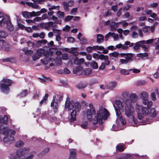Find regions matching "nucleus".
<instances>
[{
	"mask_svg": "<svg viewBox=\"0 0 159 159\" xmlns=\"http://www.w3.org/2000/svg\"><path fill=\"white\" fill-rule=\"evenodd\" d=\"M157 40L156 39H151L148 40H142L143 42V44H150V43H152L153 42H154L155 43H156V41Z\"/></svg>",
	"mask_w": 159,
	"mask_h": 159,
	"instance_id": "nucleus-29",
	"label": "nucleus"
},
{
	"mask_svg": "<svg viewBox=\"0 0 159 159\" xmlns=\"http://www.w3.org/2000/svg\"><path fill=\"white\" fill-rule=\"evenodd\" d=\"M132 156L131 154H126L123 157H118L116 159H132Z\"/></svg>",
	"mask_w": 159,
	"mask_h": 159,
	"instance_id": "nucleus-26",
	"label": "nucleus"
},
{
	"mask_svg": "<svg viewBox=\"0 0 159 159\" xmlns=\"http://www.w3.org/2000/svg\"><path fill=\"white\" fill-rule=\"evenodd\" d=\"M114 108L116 112V115L117 117V118L120 120L122 124L123 125H125L126 124V121L123 118V116L121 114L120 110L117 109L115 107V106L114 105Z\"/></svg>",
	"mask_w": 159,
	"mask_h": 159,
	"instance_id": "nucleus-9",
	"label": "nucleus"
},
{
	"mask_svg": "<svg viewBox=\"0 0 159 159\" xmlns=\"http://www.w3.org/2000/svg\"><path fill=\"white\" fill-rule=\"evenodd\" d=\"M117 85V83L115 81L111 82L109 84V85L110 87L112 88H115Z\"/></svg>",
	"mask_w": 159,
	"mask_h": 159,
	"instance_id": "nucleus-53",
	"label": "nucleus"
},
{
	"mask_svg": "<svg viewBox=\"0 0 159 159\" xmlns=\"http://www.w3.org/2000/svg\"><path fill=\"white\" fill-rule=\"evenodd\" d=\"M30 149L29 148H24L17 150L16 153H17L18 155H20L21 156L23 157V156L25 154L28 153Z\"/></svg>",
	"mask_w": 159,
	"mask_h": 159,
	"instance_id": "nucleus-11",
	"label": "nucleus"
},
{
	"mask_svg": "<svg viewBox=\"0 0 159 159\" xmlns=\"http://www.w3.org/2000/svg\"><path fill=\"white\" fill-rule=\"evenodd\" d=\"M88 122L87 121H85L84 123L81 124V126L83 128L86 129L88 127Z\"/></svg>",
	"mask_w": 159,
	"mask_h": 159,
	"instance_id": "nucleus-61",
	"label": "nucleus"
},
{
	"mask_svg": "<svg viewBox=\"0 0 159 159\" xmlns=\"http://www.w3.org/2000/svg\"><path fill=\"white\" fill-rule=\"evenodd\" d=\"M27 45L31 47H33L35 45L34 43L32 41H29L27 42Z\"/></svg>",
	"mask_w": 159,
	"mask_h": 159,
	"instance_id": "nucleus-50",
	"label": "nucleus"
},
{
	"mask_svg": "<svg viewBox=\"0 0 159 159\" xmlns=\"http://www.w3.org/2000/svg\"><path fill=\"white\" fill-rule=\"evenodd\" d=\"M137 56L138 57H141L143 59H147L148 58V54L147 52H145L144 53H140L138 54L137 55Z\"/></svg>",
	"mask_w": 159,
	"mask_h": 159,
	"instance_id": "nucleus-20",
	"label": "nucleus"
},
{
	"mask_svg": "<svg viewBox=\"0 0 159 159\" xmlns=\"http://www.w3.org/2000/svg\"><path fill=\"white\" fill-rule=\"evenodd\" d=\"M57 102L56 101L54 100H52L51 104V106L52 107V109L54 112H57L58 107V105Z\"/></svg>",
	"mask_w": 159,
	"mask_h": 159,
	"instance_id": "nucleus-15",
	"label": "nucleus"
},
{
	"mask_svg": "<svg viewBox=\"0 0 159 159\" xmlns=\"http://www.w3.org/2000/svg\"><path fill=\"white\" fill-rule=\"evenodd\" d=\"M86 85L80 83L78 84L77 85V88L79 89H84L86 87Z\"/></svg>",
	"mask_w": 159,
	"mask_h": 159,
	"instance_id": "nucleus-55",
	"label": "nucleus"
},
{
	"mask_svg": "<svg viewBox=\"0 0 159 159\" xmlns=\"http://www.w3.org/2000/svg\"><path fill=\"white\" fill-rule=\"evenodd\" d=\"M75 41V39L72 37H70L68 38L67 41L70 43H73Z\"/></svg>",
	"mask_w": 159,
	"mask_h": 159,
	"instance_id": "nucleus-63",
	"label": "nucleus"
},
{
	"mask_svg": "<svg viewBox=\"0 0 159 159\" xmlns=\"http://www.w3.org/2000/svg\"><path fill=\"white\" fill-rule=\"evenodd\" d=\"M151 26H147L143 28V30L144 33H149L150 31L151 32Z\"/></svg>",
	"mask_w": 159,
	"mask_h": 159,
	"instance_id": "nucleus-39",
	"label": "nucleus"
},
{
	"mask_svg": "<svg viewBox=\"0 0 159 159\" xmlns=\"http://www.w3.org/2000/svg\"><path fill=\"white\" fill-rule=\"evenodd\" d=\"M57 16L59 18L63 19L64 17V14L63 12L58 11L57 12Z\"/></svg>",
	"mask_w": 159,
	"mask_h": 159,
	"instance_id": "nucleus-33",
	"label": "nucleus"
},
{
	"mask_svg": "<svg viewBox=\"0 0 159 159\" xmlns=\"http://www.w3.org/2000/svg\"><path fill=\"white\" fill-rule=\"evenodd\" d=\"M11 159H23V157L21 156L20 155H18L17 153H16V155H11L10 157Z\"/></svg>",
	"mask_w": 159,
	"mask_h": 159,
	"instance_id": "nucleus-32",
	"label": "nucleus"
},
{
	"mask_svg": "<svg viewBox=\"0 0 159 159\" xmlns=\"http://www.w3.org/2000/svg\"><path fill=\"white\" fill-rule=\"evenodd\" d=\"M129 70H127L121 68L119 70V72L120 73L124 75H129Z\"/></svg>",
	"mask_w": 159,
	"mask_h": 159,
	"instance_id": "nucleus-40",
	"label": "nucleus"
},
{
	"mask_svg": "<svg viewBox=\"0 0 159 159\" xmlns=\"http://www.w3.org/2000/svg\"><path fill=\"white\" fill-rule=\"evenodd\" d=\"M14 61V59L12 58H7L3 60V62L8 61L11 63L12 62Z\"/></svg>",
	"mask_w": 159,
	"mask_h": 159,
	"instance_id": "nucleus-51",
	"label": "nucleus"
},
{
	"mask_svg": "<svg viewBox=\"0 0 159 159\" xmlns=\"http://www.w3.org/2000/svg\"><path fill=\"white\" fill-rule=\"evenodd\" d=\"M107 58H108V56L107 55H104L102 54H101L99 55V58L101 60H105Z\"/></svg>",
	"mask_w": 159,
	"mask_h": 159,
	"instance_id": "nucleus-52",
	"label": "nucleus"
},
{
	"mask_svg": "<svg viewBox=\"0 0 159 159\" xmlns=\"http://www.w3.org/2000/svg\"><path fill=\"white\" fill-rule=\"evenodd\" d=\"M91 66L94 69H97L98 68V66L97 62L92 61L90 62Z\"/></svg>",
	"mask_w": 159,
	"mask_h": 159,
	"instance_id": "nucleus-38",
	"label": "nucleus"
},
{
	"mask_svg": "<svg viewBox=\"0 0 159 159\" xmlns=\"http://www.w3.org/2000/svg\"><path fill=\"white\" fill-rule=\"evenodd\" d=\"M110 56L113 57H117L119 56V53L116 52H114L109 54Z\"/></svg>",
	"mask_w": 159,
	"mask_h": 159,
	"instance_id": "nucleus-41",
	"label": "nucleus"
},
{
	"mask_svg": "<svg viewBox=\"0 0 159 159\" xmlns=\"http://www.w3.org/2000/svg\"><path fill=\"white\" fill-rule=\"evenodd\" d=\"M40 25L42 26L43 28L48 30H49L51 28H53L55 27L53 22L50 21L47 23H42Z\"/></svg>",
	"mask_w": 159,
	"mask_h": 159,
	"instance_id": "nucleus-10",
	"label": "nucleus"
},
{
	"mask_svg": "<svg viewBox=\"0 0 159 159\" xmlns=\"http://www.w3.org/2000/svg\"><path fill=\"white\" fill-rule=\"evenodd\" d=\"M84 73L86 75H89L92 72V69L90 68H85L84 70Z\"/></svg>",
	"mask_w": 159,
	"mask_h": 159,
	"instance_id": "nucleus-44",
	"label": "nucleus"
},
{
	"mask_svg": "<svg viewBox=\"0 0 159 159\" xmlns=\"http://www.w3.org/2000/svg\"><path fill=\"white\" fill-rule=\"evenodd\" d=\"M48 96V94L46 93L45 94V96L40 101V105H41L43 103H46V100L47 99Z\"/></svg>",
	"mask_w": 159,
	"mask_h": 159,
	"instance_id": "nucleus-34",
	"label": "nucleus"
},
{
	"mask_svg": "<svg viewBox=\"0 0 159 159\" xmlns=\"http://www.w3.org/2000/svg\"><path fill=\"white\" fill-rule=\"evenodd\" d=\"M133 57H131L130 56L126 57L125 59H120V62L122 64H127L129 62L131 61Z\"/></svg>",
	"mask_w": 159,
	"mask_h": 159,
	"instance_id": "nucleus-14",
	"label": "nucleus"
},
{
	"mask_svg": "<svg viewBox=\"0 0 159 159\" xmlns=\"http://www.w3.org/2000/svg\"><path fill=\"white\" fill-rule=\"evenodd\" d=\"M125 46H127L129 45L128 47H132L134 46V43H131L129 41H126L125 42Z\"/></svg>",
	"mask_w": 159,
	"mask_h": 159,
	"instance_id": "nucleus-58",
	"label": "nucleus"
},
{
	"mask_svg": "<svg viewBox=\"0 0 159 159\" xmlns=\"http://www.w3.org/2000/svg\"><path fill=\"white\" fill-rule=\"evenodd\" d=\"M41 56L36 52V53H34L33 56V58L34 60H36L39 59Z\"/></svg>",
	"mask_w": 159,
	"mask_h": 159,
	"instance_id": "nucleus-46",
	"label": "nucleus"
},
{
	"mask_svg": "<svg viewBox=\"0 0 159 159\" xmlns=\"http://www.w3.org/2000/svg\"><path fill=\"white\" fill-rule=\"evenodd\" d=\"M150 123L148 121L146 120H142V121L140 123H139V124L137 125V126H138L139 125H145L147 124H148Z\"/></svg>",
	"mask_w": 159,
	"mask_h": 159,
	"instance_id": "nucleus-47",
	"label": "nucleus"
},
{
	"mask_svg": "<svg viewBox=\"0 0 159 159\" xmlns=\"http://www.w3.org/2000/svg\"><path fill=\"white\" fill-rule=\"evenodd\" d=\"M84 59L83 58L79 59L78 57H75L74 60V64L77 65H80L84 62Z\"/></svg>",
	"mask_w": 159,
	"mask_h": 159,
	"instance_id": "nucleus-17",
	"label": "nucleus"
},
{
	"mask_svg": "<svg viewBox=\"0 0 159 159\" xmlns=\"http://www.w3.org/2000/svg\"><path fill=\"white\" fill-rule=\"evenodd\" d=\"M93 50H100L103 51L102 52L97 51L98 53H102L103 54H107L108 53V50L107 49H105L103 46H94L93 47Z\"/></svg>",
	"mask_w": 159,
	"mask_h": 159,
	"instance_id": "nucleus-12",
	"label": "nucleus"
},
{
	"mask_svg": "<svg viewBox=\"0 0 159 159\" xmlns=\"http://www.w3.org/2000/svg\"><path fill=\"white\" fill-rule=\"evenodd\" d=\"M24 144V143L21 140H19L17 141L15 143L16 147L19 148L22 147Z\"/></svg>",
	"mask_w": 159,
	"mask_h": 159,
	"instance_id": "nucleus-36",
	"label": "nucleus"
},
{
	"mask_svg": "<svg viewBox=\"0 0 159 159\" xmlns=\"http://www.w3.org/2000/svg\"><path fill=\"white\" fill-rule=\"evenodd\" d=\"M30 12H23L22 13V15L25 18H28L30 16Z\"/></svg>",
	"mask_w": 159,
	"mask_h": 159,
	"instance_id": "nucleus-54",
	"label": "nucleus"
},
{
	"mask_svg": "<svg viewBox=\"0 0 159 159\" xmlns=\"http://www.w3.org/2000/svg\"><path fill=\"white\" fill-rule=\"evenodd\" d=\"M97 43L100 44L103 42L104 40V37L101 34H98L97 37Z\"/></svg>",
	"mask_w": 159,
	"mask_h": 159,
	"instance_id": "nucleus-25",
	"label": "nucleus"
},
{
	"mask_svg": "<svg viewBox=\"0 0 159 159\" xmlns=\"http://www.w3.org/2000/svg\"><path fill=\"white\" fill-rule=\"evenodd\" d=\"M140 96L143 100V104L147 105V107L136 104V109L137 111L138 119L141 120L146 115H149L152 118L155 117L157 116V112L153 108L150 109L152 102V101L148 100V95L147 93L145 92H143L141 93Z\"/></svg>",
	"mask_w": 159,
	"mask_h": 159,
	"instance_id": "nucleus-2",
	"label": "nucleus"
},
{
	"mask_svg": "<svg viewBox=\"0 0 159 159\" xmlns=\"http://www.w3.org/2000/svg\"><path fill=\"white\" fill-rule=\"evenodd\" d=\"M5 24L7 25V29L10 31L13 30V26L11 23L9 17L7 16H5L2 20L0 21V27L3 26Z\"/></svg>",
	"mask_w": 159,
	"mask_h": 159,
	"instance_id": "nucleus-5",
	"label": "nucleus"
},
{
	"mask_svg": "<svg viewBox=\"0 0 159 159\" xmlns=\"http://www.w3.org/2000/svg\"><path fill=\"white\" fill-rule=\"evenodd\" d=\"M148 82L143 80H140L138 81L136 83V85L138 86H143L147 84Z\"/></svg>",
	"mask_w": 159,
	"mask_h": 159,
	"instance_id": "nucleus-24",
	"label": "nucleus"
},
{
	"mask_svg": "<svg viewBox=\"0 0 159 159\" xmlns=\"http://www.w3.org/2000/svg\"><path fill=\"white\" fill-rule=\"evenodd\" d=\"M129 98L131 101L132 102H135L137 99V96L135 93H132L130 94Z\"/></svg>",
	"mask_w": 159,
	"mask_h": 159,
	"instance_id": "nucleus-28",
	"label": "nucleus"
},
{
	"mask_svg": "<svg viewBox=\"0 0 159 159\" xmlns=\"http://www.w3.org/2000/svg\"><path fill=\"white\" fill-rule=\"evenodd\" d=\"M49 151V148H45L41 152L42 155H44L47 153Z\"/></svg>",
	"mask_w": 159,
	"mask_h": 159,
	"instance_id": "nucleus-60",
	"label": "nucleus"
},
{
	"mask_svg": "<svg viewBox=\"0 0 159 159\" xmlns=\"http://www.w3.org/2000/svg\"><path fill=\"white\" fill-rule=\"evenodd\" d=\"M2 49L5 51L7 52L10 51L11 49V46L5 41L4 43V45Z\"/></svg>",
	"mask_w": 159,
	"mask_h": 159,
	"instance_id": "nucleus-22",
	"label": "nucleus"
},
{
	"mask_svg": "<svg viewBox=\"0 0 159 159\" xmlns=\"http://www.w3.org/2000/svg\"><path fill=\"white\" fill-rule=\"evenodd\" d=\"M34 156V153L30 154L29 155L23 159H32Z\"/></svg>",
	"mask_w": 159,
	"mask_h": 159,
	"instance_id": "nucleus-64",
	"label": "nucleus"
},
{
	"mask_svg": "<svg viewBox=\"0 0 159 159\" xmlns=\"http://www.w3.org/2000/svg\"><path fill=\"white\" fill-rule=\"evenodd\" d=\"M52 31L53 33L56 34V35H60L61 34V30H60L55 29L54 28H53Z\"/></svg>",
	"mask_w": 159,
	"mask_h": 159,
	"instance_id": "nucleus-48",
	"label": "nucleus"
},
{
	"mask_svg": "<svg viewBox=\"0 0 159 159\" xmlns=\"http://www.w3.org/2000/svg\"><path fill=\"white\" fill-rule=\"evenodd\" d=\"M78 112L76 109H74L73 110L71 113V118H70V121L71 122L74 121L76 120V113Z\"/></svg>",
	"mask_w": 159,
	"mask_h": 159,
	"instance_id": "nucleus-16",
	"label": "nucleus"
},
{
	"mask_svg": "<svg viewBox=\"0 0 159 159\" xmlns=\"http://www.w3.org/2000/svg\"><path fill=\"white\" fill-rule=\"evenodd\" d=\"M7 36L8 34L7 32L4 31L0 30V37L5 38Z\"/></svg>",
	"mask_w": 159,
	"mask_h": 159,
	"instance_id": "nucleus-35",
	"label": "nucleus"
},
{
	"mask_svg": "<svg viewBox=\"0 0 159 159\" xmlns=\"http://www.w3.org/2000/svg\"><path fill=\"white\" fill-rule=\"evenodd\" d=\"M81 105L79 102H74L73 101H70L68 100V99L65 103V107L69 110L75 109L77 112H79L81 110Z\"/></svg>",
	"mask_w": 159,
	"mask_h": 159,
	"instance_id": "nucleus-4",
	"label": "nucleus"
},
{
	"mask_svg": "<svg viewBox=\"0 0 159 159\" xmlns=\"http://www.w3.org/2000/svg\"><path fill=\"white\" fill-rule=\"evenodd\" d=\"M111 36L113 38L115 41L117 40L119 38L118 35V34H115L114 33H112Z\"/></svg>",
	"mask_w": 159,
	"mask_h": 159,
	"instance_id": "nucleus-56",
	"label": "nucleus"
},
{
	"mask_svg": "<svg viewBox=\"0 0 159 159\" xmlns=\"http://www.w3.org/2000/svg\"><path fill=\"white\" fill-rule=\"evenodd\" d=\"M10 133L11 134L14 135L15 134L16 132L14 130L9 129L3 125H0V133H2L3 135H5L9 134Z\"/></svg>",
	"mask_w": 159,
	"mask_h": 159,
	"instance_id": "nucleus-7",
	"label": "nucleus"
},
{
	"mask_svg": "<svg viewBox=\"0 0 159 159\" xmlns=\"http://www.w3.org/2000/svg\"><path fill=\"white\" fill-rule=\"evenodd\" d=\"M27 94L26 90H23L18 94V96L20 97H22L25 96Z\"/></svg>",
	"mask_w": 159,
	"mask_h": 159,
	"instance_id": "nucleus-42",
	"label": "nucleus"
},
{
	"mask_svg": "<svg viewBox=\"0 0 159 159\" xmlns=\"http://www.w3.org/2000/svg\"><path fill=\"white\" fill-rule=\"evenodd\" d=\"M78 48H72L68 51L69 53H73V55L74 56H77L79 53L76 51Z\"/></svg>",
	"mask_w": 159,
	"mask_h": 159,
	"instance_id": "nucleus-19",
	"label": "nucleus"
},
{
	"mask_svg": "<svg viewBox=\"0 0 159 159\" xmlns=\"http://www.w3.org/2000/svg\"><path fill=\"white\" fill-rule=\"evenodd\" d=\"M143 42L142 41H139L135 43L134 44V50H137L139 49L140 47H141V44H143Z\"/></svg>",
	"mask_w": 159,
	"mask_h": 159,
	"instance_id": "nucleus-21",
	"label": "nucleus"
},
{
	"mask_svg": "<svg viewBox=\"0 0 159 159\" xmlns=\"http://www.w3.org/2000/svg\"><path fill=\"white\" fill-rule=\"evenodd\" d=\"M119 56L121 57H125V58L126 57L128 56H131V57H133V55L131 53H121L119 54Z\"/></svg>",
	"mask_w": 159,
	"mask_h": 159,
	"instance_id": "nucleus-37",
	"label": "nucleus"
},
{
	"mask_svg": "<svg viewBox=\"0 0 159 159\" xmlns=\"http://www.w3.org/2000/svg\"><path fill=\"white\" fill-rule=\"evenodd\" d=\"M59 6H52L49 8V10H52L53 9H56L57 10H59Z\"/></svg>",
	"mask_w": 159,
	"mask_h": 159,
	"instance_id": "nucleus-59",
	"label": "nucleus"
},
{
	"mask_svg": "<svg viewBox=\"0 0 159 159\" xmlns=\"http://www.w3.org/2000/svg\"><path fill=\"white\" fill-rule=\"evenodd\" d=\"M12 81L9 79H3L0 82V87L1 89H9L12 84Z\"/></svg>",
	"mask_w": 159,
	"mask_h": 159,
	"instance_id": "nucleus-6",
	"label": "nucleus"
},
{
	"mask_svg": "<svg viewBox=\"0 0 159 159\" xmlns=\"http://www.w3.org/2000/svg\"><path fill=\"white\" fill-rule=\"evenodd\" d=\"M116 149L120 152H122L124 150V147L122 145H118L116 146Z\"/></svg>",
	"mask_w": 159,
	"mask_h": 159,
	"instance_id": "nucleus-49",
	"label": "nucleus"
},
{
	"mask_svg": "<svg viewBox=\"0 0 159 159\" xmlns=\"http://www.w3.org/2000/svg\"><path fill=\"white\" fill-rule=\"evenodd\" d=\"M150 16L154 19L155 20H157L158 19V17L156 14L152 12Z\"/></svg>",
	"mask_w": 159,
	"mask_h": 159,
	"instance_id": "nucleus-57",
	"label": "nucleus"
},
{
	"mask_svg": "<svg viewBox=\"0 0 159 159\" xmlns=\"http://www.w3.org/2000/svg\"><path fill=\"white\" fill-rule=\"evenodd\" d=\"M5 136L3 138V140L5 143L10 144L15 141V138L13 136L8 134L4 135Z\"/></svg>",
	"mask_w": 159,
	"mask_h": 159,
	"instance_id": "nucleus-8",
	"label": "nucleus"
},
{
	"mask_svg": "<svg viewBox=\"0 0 159 159\" xmlns=\"http://www.w3.org/2000/svg\"><path fill=\"white\" fill-rule=\"evenodd\" d=\"M116 48H121L123 50H126L129 47L128 46H125V43L124 44H121V43H119L116 45Z\"/></svg>",
	"mask_w": 159,
	"mask_h": 159,
	"instance_id": "nucleus-18",
	"label": "nucleus"
},
{
	"mask_svg": "<svg viewBox=\"0 0 159 159\" xmlns=\"http://www.w3.org/2000/svg\"><path fill=\"white\" fill-rule=\"evenodd\" d=\"M51 58H48L47 57L44 58L43 59L41 60V62L43 64L46 65L48 64V60L50 59Z\"/></svg>",
	"mask_w": 159,
	"mask_h": 159,
	"instance_id": "nucleus-45",
	"label": "nucleus"
},
{
	"mask_svg": "<svg viewBox=\"0 0 159 159\" xmlns=\"http://www.w3.org/2000/svg\"><path fill=\"white\" fill-rule=\"evenodd\" d=\"M8 117L7 116L5 115L2 118L0 119V123L7 124V123Z\"/></svg>",
	"mask_w": 159,
	"mask_h": 159,
	"instance_id": "nucleus-27",
	"label": "nucleus"
},
{
	"mask_svg": "<svg viewBox=\"0 0 159 159\" xmlns=\"http://www.w3.org/2000/svg\"><path fill=\"white\" fill-rule=\"evenodd\" d=\"M82 70V68L80 66H77L74 67L73 70V72L74 74H76L80 72Z\"/></svg>",
	"mask_w": 159,
	"mask_h": 159,
	"instance_id": "nucleus-31",
	"label": "nucleus"
},
{
	"mask_svg": "<svg viewBox=\"0 0 159 159\" xmlns=\"http://www.w3.org/2000/svg\"><path fill=\"white\" fill-rule=\"evenodd\" d=\"M63 98V94H62L57 93L54 96L53 99L55 101L56 99V101L59 103L62 100Z\"/></svg>",
	"mask_w": 159,
	"mask_h": 159,
	"instance_id": "nucleus-13",
	"label": "nucleus"
},
{
	"mask_svg": "<svg viewBox=\"0 0 159 159\" xmlns=\"http://www.w3.org/2000/svg\"><path fill=\"white\" fill-rule=\"evenodd\" d=\"M26 4L29 6L31 7L32 8H34L37 9L39 7L38 5H37L34 3L27 2Z\"/></svg>",
	"mask_w": 159,
	"mask_h": 159,
	"instance_id": "nucleus-43",
	"label": "nucleus"
},
{
	"mask_svg": "<svg viewBox=\"0 0 159 159\" xmlns=\"http://www.w3.org/2000/svg\"><path fill=\"white\" fill-rule=\"evenodd\" d=\"M77 10V7L73 8L71 10L70 14L74 15H75Z\"/></svg>",
	"mask_w": 159,
	"mask_h": 159,
	"instance_id": "nucleus-62",
	"label": "nucleus"
},
{
	"mask_svg": "<svg viewBox=\"0 0 159 159\" xmlns=\"http://www.w3.org/2000/svg\"><path fill=\"white\" fill-rule=\"evenodd\" d=\"M89 109H87L86 111L87 119L93 125L99 124L102 126L103 120L106 119L109 115L107 109L100 107L96 112L92 103L89 104Z\"/></svg>",
	"mask_w": 159,
	"mask_h": 159,
	"instance_id": "nucleus-1",
	"label": "nucleus"
},
{
	"mask_svg": "<svg viewBox=\"0 0 159 159\" xmlns=\"http://www.w3.org/2000/svg\"><path fill=\"white\" fill-rule=\"evenodd\" d=\"M114 105L115 106V107L120 110L119 109H121L122 107V104L121 102L119 100H116L115 101V103L113 104L114 107Z\"/></svg>",
	"mask_w": 159,
	"mask_h": 159,
	"instance_id": "nucleus-23",
	"label": "nucleus"
},
{
	"mask_svg": "<svg viewBox=\"0 0 159 159\" xmlns=\"http://www.w3.org/2000/svg\"><path fill=\"white\" fill-rule=\"evenodd\" d=\"M125 114L127 117H129L131 116L133 118V120L134 123L135 125H133L134 126H135L137 124V120L135 119L134 118V108L133 106L131 104H128L126 103L125 105Z\"/></svg>",
	"mask_w": 159,
	"mask_h": 159,
	"instance_id": "nucleus-3",
	"label": "nucleus"
},
{
	"mask_svg": "<svg viewBox=\"0 0 159 159\" xmlns=\"http://www.w3.org/2000/svg\"><path fill=\"white\" fill-rule=\"evenodd\" d=\"M76 150L70 152L69 158L68 159H75Z\"/></svg>",
	"mask_w": 159,
	"mask_h": 159,
	"instance_id": "nucleus-30",
	"label": "nucleus"
}]
</instances>
